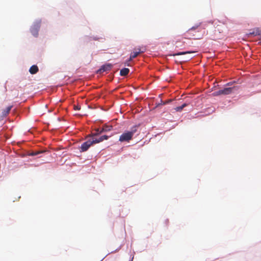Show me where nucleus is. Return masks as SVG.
Instances as JSON below:
<instances>
[{"label":"nucleus","mask_w":261,"mask_h":261,"mask_svg":"<svg viewBox=\"0 0 261 261\" xmlns=\"http://www.w3.org/2000/svg\"><path fill=\"white\" fill-rule=\"evenodd\" d=\"M102 140H107L109 138V136L107 135L102 136Z\"/></svg>","instance_id":"nucleus-18"},{"label":"nucleus","mask_w":261,"mask_h":261,"mask_svg":"<svg viewBox=\"0 0 261 261\" xmlns=\"http://www.w3.org/2000/svg\"><path fill=\"white\" fill-rule=\"evenodd\" d=\"M5 91H6V88L5 87Z\"/></svg>","instance_id":"nucleus-26"},{"label":"nucleus","mask_w":261,"mask_h":261,"mask_svg":"<svg viewBox=\"0 0 261 261\" xmlns=\"http://www.w3.org/2000/svg\"><path fill=\"white\" fill-rule=\"evenodd\" d=\"M129 70L128 68H124L120 70V74L121 76H126L129 73Z\"/></svg>","instance_id":"nucleus-10"},{"label":"nucleus","mask_w":261,"mask_h":261,"mask_svg":"<svg viewBox=\"0 0 261 261\" xmlns=\"http://www.w3.org/2000/svg\"><path fill=\"white\" fill-rule=\"evenodd\" d=\"M236 88L235 87H229V88H225L222 90V92L223 95H228L232 93L233 89Z\"/></svg>","instance_id":"nucleus-6"},{"label":"nucleus","mask_w":261,"mask_h":261,"mask_svg":"<svg viewBox=\"0 0 261 261\" xmlns=\"http://www.w3.org/2000/svg\"><path fill=\"white\" fill-rule=\"evenodd\" d=\"M104 38H102V37H100V38H94L93 39L95 40H102Z\"/></svg>","instance_id":"nucleus-19"},{"label":"nucleus","mask_w":261,"mask_h":261,"mask_svg":"<svg viewBox=\"0 0 261 261\" xmlns=\"http://www.w3.org/2000/svg\"><path fill=\"white\" fill-rule=\"evenodd\" d=\"M39 27H40L39 23H37V24H34L32 27V28L31 29V32L32 33V34L34 36H36V37L37 36L38 32V30H39Z\"/></svg>","instance_id":"nucleus-4"},{"label":"nucleus","mask_w":261,"mask_h":261,"mask_svg":"<svg viewBox=\"0 0 261 261\" xmlns=\"http://www.w3.org/2000/svg\"><path fill=\"white\" fill-rule=\"evenodd\" d=\"M73 108L74 110H80L81 109V106L79 105H74Z\"/></svg>","instance_id":"nucleus-17"},{"label":"nucleus","mask_w":261,"mask_h":261,"mask_svg":"<svg viewBox=\"0 0 261 261\" xmlns=\"http://www.w3.org/2000/svg\"><path fill=\"white\" fill-rule=\"evenodd\" d=\"M137 51L132 53L128 59V61H132L133 59L137 57L140 53H144V50H141L140 48H137Z\"/></svg>","instance_id":"nucleus-5"},{"label":"nucleus","mask_w":261,"mask_h":261,"mask_svg":"<svg viewBox=\"0 0 261 261\" xmlns=\"http://www.w3.org/2000/svg\"><path fill=\"white\" fill-rule=\"evenodd\" d=\"M102 141H103V140L101 136L98 138L93 139L92 140V142H93V144L100 143Z\"/></svg>","instance_id":"nucleus-14"},{"label":"nucleus","mask_w":261,"mask_h":261,"mask_svg":"<svg viewBox=\"0 0 261 261\" xmlns=\"http://www.w3.org/2000/svg\"><path fill=\"white\" fill-rule=\"evenodd\" d=\"M102 132H101V129L98 128L95 129V133H92L90 136L91 137L96 136L97 135H99L101 134Z\"/></svg>","instance_id":"nucleus-15"},{"label":"nucleus","mask_w":261,"mask_h":261,"mask_svg":"<svg viewBox=\"0 0 261 261\" xmlns=\"http://www.w3.org/2000/svg\"><path fill=\"white\" fill-rule=\"evenodd\" d=\"M39 70V69H38V67L37 65H33L32 66L30 69H29V72L32 74H36Z\"/></svg>","instance_id":"nucleus-8"},{"label":"nucleus","mask_w":261,"mask_h":261,"mask_svg":"<svg viewBox=\"0 0 261 261\" xmlns=\"http://www.w3.org/2000/svg\"><path fill=\"white\" fill-rule=\"evenodd\" d=\"M93 144V142H92L91 140H89L86 142L83 143L81 146L80 151L81 152H85L88 150L89 147Z\"/></svg>","instance_id":"nucleus-2"},{"label":"nucleus","mask_w":261,"mask_h":261,"mask_svg":"<svg viewBox=\"0 0 261 261\" xmlns=\"http://www.w3.org/2000/svg\"><path fill=\"white\" fill-rule=\"evenodd\" d=\"M113 126L110 125H104L101 129V132H110L112 129Z\"/></svg>","instance_id":"nucleus-7"},{"label":"nucleus","mask_w":261,"mask_h":261,"mask_svg":"<svg viewBox=\"0 0 261 261\" xmlns=\"http://www.w3.org/2000/svg\"><path fill=\"white\" fill-rule=\"evenodd\" d=\"M170 101H171V100H167V101H166L164 102L163 104V105H165V104L168 103Z\"/></svg>","instance_id":"nucleus-21"},{"label":"nucleus","mask_w":261,"mask_h":261,"mask_svg":"<svg viewBox=\"0 0 261 261\" xmlns=\"http://www.w3.org/2000/svg\"><path fill=\"white\" fill-rule=\"evenodd\" d=\"M192 58V57H189L187 59V60H189L190 59H191Z\"/></svg>","instance_id":"nucleus-23"},{"label":"nucleus","mask_w":261,"mask_h":261,"mask_svg":"<svg viewBox=\"0 0 261 261\" xmlns=\"http://www.w3.org/2000/svg\"><path fill=\"white\" fill-rule=\"evenodd\" d=\"M186 106H187V104L185 103L181 106L176 107L174 109L176 112H180Z\"/></svg>","instance_id":"nucleus-13"},{"label":"nucleus","mask_w":261,"mask_h":261,"mask_svg":"<svg viewBox=\"0 0 261 261\" xmlns=\"http://www.w3.org/2000/svg\"><path fill=\"white\" fill-rule=\"evenodd\" d=\"M214 96H218L220 95H223L222 92V90H219V91H216L213 93Z\"/></svg>","instance_id":"nucleus-16"},{"label":"nucleus","mask_w":261,"mask_h":261,"mask_svg":"<svg viewBox=\"0 0 261 261\" xmlns=\"http://www.w3.org/2000/svg\"><path fill=\"white\" fill-rule=\"evenodd\" d=\"M250 34L251 35H259V34L257 32L253 31V32L250 33Z\"/></svg>","instance_id":"nucleus-20"},{"label":"nucleus","mask_w":261,"mask_h":261,"mask_svg":"<svg viewBox=\"0 0 261 261\" xmlns=\"http://www.w3.org/2000/svg\"><path fill=\"white\" fill-rule=\"evenodd\" d=\"M228 85H230V83L227 84Z\"/></svg>","instance_id":"nucleus-25"},{"label":"nucleus","mask_w":261,"mask_h":261,"mask_svg":"<svg viewBox=\"0 0 261 261\" xmlns=\"http://www.w3.org/2000/svg\"><path fill=\"white\" fill-rule=\"evenodd\" d=\"M259 43L261 44V38L259 40Z\"/></svg>","instance_id":"nucleus-24"},{"label":"nucleus","mask_w":261,"mask_h":261,"mask_svg":"<svg viewBox=\"0 0 261 261\" xmlns=\"http://www.w3.org/2000/svg\"><path fill=\"white\" fill-rule=\"evenodd\" d=\"M12 108V106H10L8 107L6 109L3 110L2 115L3 116H6L9 113Z\"/></svg>","instance_id":"nucleus-11"},{"label":"nucleus","mask_w":261,"mask_h":261,"mask_svg":"<svg viewBox=\"0 0 261 261\" xmlns=\"http://www.w3.org/2000/svg\"><path fill=\"white\" fill-rule=\"evenodd\" d=\"M138 125H134L129 130L124 132L119 137V141L121 142H127L132 140L133 136L138 132Z\"/></svg>","instance_id":"nucleus-1"},{"label":"nucleus","mask_w":261,"mask_h":261,"mask_svg":"<svg viewBox=\"0 0 261 261\" xmlns=\"http://www.w3.org/2000/svg\"><path fill=\"white\" fill-rule=\"evenodd\" d=\"M128 62H129V61H128V60L127 61H126V62L125 63V65H127V66H129V64L128 63Z\"/></svg>","instance_id":"nucleus-22"},{"label":"nucleus","mask_w":261,"mask_h":261,"mask_svg":"<svg viewBox=\"0 0 261 261\" xmlns=\"http://www.w3.org/2000/svg\"><path fill=\"white\" fill-rule=\"evenodd\" d=\"M200 25H201V23H199V24H197L195 25L194 26H193L191 28L189 29L187 31V33L191 35V34H192L191 32L193 31H194V30L197 29L200 27Z\"/></svg>","instance_id":"nucleus-9"},{"label":"nucleus","mask_w":261,"mask_h":261,"mask_svg":"<svg viewBox=\"0 0 261 261\" xmlns=\"http://www.w3.org/2000/svg\"><path fill=\"white\" fill-rule=\"evenodd\" d=\"M113 65L111 64L108 63L105 65H103L99 69H98L97 71V73L101 74L104 72H107L110 71Z\"/></svg>","instance_id":"nucleus-3"},{"label":"nucleus","mask_w":261,"mask_h":261,"mask_svg":"<svg viewBox=\"0 0 261 261\" xmlns=\"http://www.w3.org/2000/svg\"><path fill=\"white\" fill-rule=\"evenodd\" d=\"M195 51H183V52H179L174 54H173L172 56H180V55H184L188 54H191V53H194Z\"/></svg>","instance_id":"nucleus-12"}]
</instances>
